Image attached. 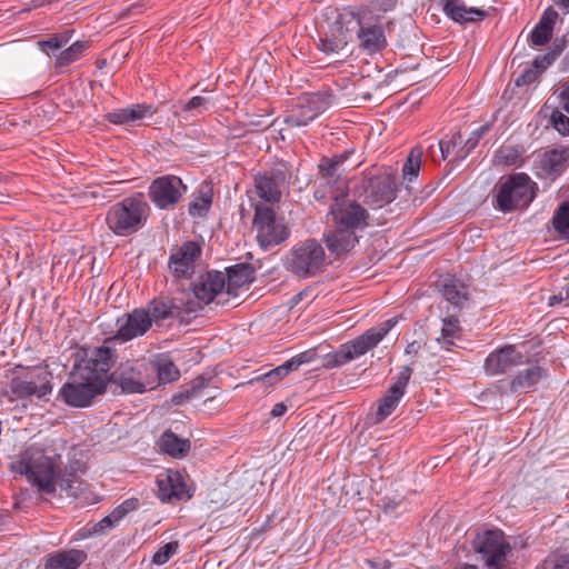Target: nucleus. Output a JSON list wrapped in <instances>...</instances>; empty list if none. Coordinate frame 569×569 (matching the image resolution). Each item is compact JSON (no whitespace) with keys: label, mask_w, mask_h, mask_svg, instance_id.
I'll return each instance as SVG.
<instances>
[{"label":"nucleus","mask_w":569,"mask_h":569,"mask_svg":"<svg viewBox=\"0 0 569 569\" xmlns=\"http://www.w3.org/2000/svg\"><path fill=\"white\" fill-rule=\"evenodd\" d=\"M562 109L569 113V100H560Z\"/></svg>","instance_id":"nucleus-64"},{"label":"nucleus","mask_w":569,"mask_h":569,"mask_svg":"<svg viewBox=\"0 0 569 569\" xmlns=\"http://www.w3.org/2000/svg\"><path fill=\"white\" fill-rule=\"evenodd\" d=\"M421 156H422V149L421 148H413L403 167H402V173L403 177L407 178L409 181H411L413 178H416L419 173L420 166H421Z\"/></svg>","instance_id":"nucleus-40"},{"label":"nucleus","mask_w":569,"mask_h":569,"mask_svg":"<svg viewBox=\"0 0 569 569\" xmlns=\"http://www.w3.org/2000/svg\"><path fill=\"white\" fill-rule=\"evenodd\" d=\"M419 349H420V345L417 341H412L407 345L405 352H406V355L416 357L419 352Z\"/></svg>","instance_id":"nucleus-61"},{"label":"nucleus","mask_w":569,"mask_h":569,"mask_svg":"<svg viewBox=\"0 0 569 569\" xmlns=\"http://www.w3.org/2000/svg\"><path fill=\"white\" fill-rule=\"evenodd\" d=\"M108 381L109 379L91 378L79 370L73 380L60 389V396L71 407H88L98 395L104 392Z\"/></svg>","instance_id":"nucleus-10"},{"label":"nucleus","mask_w":569,"mask_h":569,"mask_svg":"<svg viewBox=\"0 0 569 569\" xmlns=\"http://www.w3.org/2000/svg\"><path fill=\"white\" fill-rule=\"evenodd\" d=\"M533 197L530 178L526 173H516L500 184L495 206L502 212H510L518 208H526Z\"/></svg>","instance_id":"nucleus-9"},{"label":"nucleus","mask_w":569,"mask_h":569,"mask_svg":"<svg viewBox=\"0 0 569 569\" xmlns=\"http://www.w3.org/2000/svg\"><path fill=\"white\" fill-rule=\"evenodd\" d=\"M540 71L535 68V69H526L517 79H516V86L517 87H522V86H527V84H530L532 82H535L539 76Z\"/></svg>","instance_id":"nucleus-51"},{"label":"nucleus","mask_w":569,"mask_h":569,"mask_svg":"<svg viewBox=\"0 0 569 569\" xmlns=\"http://www.w3.org/2000/svg\"><path fill=\"white\" fill-rule=\"evenodd\" d=\"M253 224L257 229V240L264 250L282 243L290 236L283 219H278L274 210L263 204L256 206Z\"/></svg>","instance_id":"nucleus-11"},{"label":"nucleus","mask_w":569,"mask_h":569,"mask_svg":"<svg viewBox=\"0 0 569 569\" xmlns=\"http://www.w3.org/2000/svg\"><path fill=\"white\" fill-rule=\"evenodd\" d=\"M287 411V406L283 402H278L273 406L270 415L272 417H281Z\"/></svg>","instance_id":"nucleus-59"},{"label":"nucleus","mask_w":569,"mask_h":569,"mask_svg":"<svg viewBox=\"0 0 569 569\" xmlns=\"http://www.w3.org/2000/svg\"><path fill=\"white\" fill-rule=\"evenodd\" d=\"M87 559L84 550L60 549L44 557V569H79Z\"/></svg>","instance_id":"nucleus-25"},{"label":"nucleus","mask_w":569,"mask_h":569,"mask_svg":"<svg viewBox=\"0 0 569 569\" xmlns=\"http://www.w3.org/2000/svg\"><path fill=\"white\" fill-rule=\"evenodd\" d=\"M559 98H560V100H569V83H565L561 87Z\"/></svg>","instance_id":"nucleus-62"},{"label":"nucleus","mask_w":569,"mask_h":569,"mask_svg":"<svg viewBox=\"0 0 569 569\" xmlns=\"http://www.w3.org/2000/svg\"><path fill=\"white\" fill-rule=\"evenodd\" d=\"M146 311L149 313L150 325H159L169 319L184 321L186 318L197 311L194 302L183 303L181 299L159 297L148 303Z\"/></svg>","instance_id":"nucleus-16"},{"label":"nucleus","mask_w":569,"mask_h":569,"mask_svg":"<svg viewBox=\"0 0 569 569\" xmlns=\"http://www.w3.org/2000/svg\"><path fill=\"white\" fill-rule=\"evenodd\" d=\"M157 108L147 103H133L104 114L108 122L117 126H141L143 120L152 117Z\"/></svg>","instance_id":"nucleus-23"},{"label":"nucleus","mask_w":569,"mask_h":569,"mask_svg":"<svg viewBox=\"0 0 569 569\" xmlns=\"http://www.w3.org/2000/svg\"><path fill=\"white\" fill-rule=\"evenodd\" d=\"M153 389L160 383H170L178 380L180 377L179 369L170 360H164L159 363L153 362Z\"/></svg>","instance_id":"nucleus-37"},{"label":"nucleus","mask_w":569,"mask_h":569,"mask_svg":"<svg viewBox=\"0 0 569 569\" xmlns=\"http://www.w3.org/2000/svg\"><path fill=\"white\" fill-rule=\"evenodd\" d=\"M60 455L54 450L30 446L12 460L11 469L16 473L26 476L42 495L54 496L58 486L68 497L77 498L83 491L86 483L76 472H83L84 468L82 463L77 462V468L70 466L60 476Z\"/></svg>","instance_id":"nucleus-1"},{"label":"nucleus","mask_w":569,"mask_h":569,"mask_svg":"<svg viewBox=\"0 0 569 569\" xmlns=\"http://www.w3.org/2000/svg\"><path fill=\"white\" fill-rule=\"evenodd\" d=\"M459 320L453 317H447L442 320L441 339L447 345H452L453 340L459 337Z\"/></svg>","instance_id":"nucleus-42"},{"label":"nucleus","mask_w":569,"mask_h":569,"mask_svg":"<svg viewBox=\"0 0 569 569\" xmlns=\"http://www.w3.org/2000/svg\"><path fill=\"white\" fill-rule=\"evenodd\" d=\"M264 174H268V177L272 179V181L276 182L277 186L280 187L284 184L288 179L287 166L284 163L277 164Z\"/></svg>","instance_id":"nucleus-49"},{"label":"nucleus","mask_w":569,"mask_h":569,"mask_svg":"<svg viewBox=\"0 0 569 569\" xmlns=\"http://www.w3.org/2000/svg\"><path fill=\"white\" fill-rule=\"evenodd\" d=\"M400 505H401L400 501L397 502L395 500L388 499L383 503V511H385V513H392Z\"/></svg>","instance_id":"nucleus-60"},{"label":"nucleus","mask_w":569,"mask_h":569,"mask_svg":"<svg viewBox=\"0 0 569 569\" xmlns=\"http://www.w3.org/2000/svg\"><path fill=\"white\" fill-rule=\"evenodd\" d=\"M89 48V43L87 41H76L67 49L62 50L56 57V69H61L70 66L71 63L78 61L84 51Z\"/></svg>","instance_id":"nucleus-36"},{"label":"nucleus","mask_w":569,"mask_h":569,"mask_svg":"<svg viewBox=\"0 0 569 569\" xmlns=\"http://www.w3.org/2000/svg\"><path fill=\"white\" fill-rule=\"evenodd\" d=\"M525 360L526 356L515 346H505L486 358L485 370L490 376L509 373L523 365Z\"/></svg>","instance_id":"nucleus-20"},{"label":"nucleus","mask_w":569,"mask_h":569,"mask_svg":"<svg viewBox=\"0 0 569 569\" xmlns=\"http://www.w3.org/2000/svg\"><path fill=\"white\" fill-rule=\"evenodd\" d=\"M552 36V29L548 28L547 26L537 23V26L533 28L530 34V39L532 44L535 46H545Z\"/></svg>","instance_id":"nucleus-44"},{"label":"nucleus","mask_w":569,"mask_h":569,"mask_svg":"<svg viewBox=\"0 0 569 569\" xmlns=\"http://www.w3.org/2000/svg\"><path fill=\"white\" fill-rule=\"evenodd\" d=\"M536 569H569V557L559 558L549 557Z\"/></svg>","instance_id":"nucleus-50"},{"label":"nucleus","mask_w":569,"mask_h":569,"mask_svg":"<svg viewBox=\"0 0 569 569\" xmlns=\"http://www.w3.org/2000/svg\"><path fill=\"white\" fill-rule=\"evenodd\" d=\"M213 199V187L211 182L203 181L200 183L192 200L189 203L188 213L191 217L201 218L209 212Z\"/></svg>","instance_id":"nucleus-31"},{"label":"nucleus","mask_w":569,"mask_h":569,"mask_svg":"<svg viewBox=\"0 0 569 569\" xmlns=\"http://www.w3.org/2000/svg\"><path fill=\"white\" fill-rule=\"evenodd\" d=\"M438 144H439V148L441 151V158H442V160H446L448 158V156L450 153H452V151L457 148L458 142L456 140H449V141L440 140L438 142Z\"/></svg>","instance_id":"nucleus-55"},{"label":"nucleus","mask_w":569,"mask_h":569,"mask_svg":"<svg viewBox=\"0 0 569 569\" xmlns=\"http://www.w3.org/2000/svg\"><path fill=\"white\" fill-rule=\"evenodd\" d=\"M196 392H197L196 389L192 388L184 392L173 395L171 401L173 405L180 406V405L184 403L187 400H189L190 398H192L196 395Z\"/></svg>","instance_id":"nucleus-57"},{"label":"nucleus","mask_w":569,"mask_h":569,"mask_svg":"<svg viewBox=\"0 0 569 569\" xmlns=\"http://www.w3.org/2000/svg\"><path fill=\"white\" fill-rule=\"evenodd\" d=\"M438 287L442 297L456 307H462L468 299L466 284L455 276H443L438 280Z\"/></svg>","instance_id":"nucleus-28"},{"label":"nucleus","mask_w":569,"mask_h":569,"mask_svg":"<svg viewBox=\"0 0 569 569\" xmlns=\"http://www.w3.org/2000/svg\"><path fill=\"white\" fill-rule=\"evenodd\" d=\"M346 160L345 156H337L333 158H322L319 162V172L321 176V184L330 188L337 186L336 192H342L345 184L340 180L339 168Z\"/></svg>","instance_id":"nucleus-29"},{"label":"nucleus","mask_w":569,"mask_h":569,"mask_svg":"<svg viewBox=\"0 0 569 569\" xmlns=\"http://www.w3.org/2000/svg\"><path fill=\"white\" fill-rule=\"evenodd\" d=\"M489 130V126L488 124H483L481 126L480 128H478L473 134L475 137L470 138L468 141H467V146H468V150L465 152V153H461V154H457V158L462 160L466 158V156L468 154V152L473 149L477 143H478V140L479 138Z\"/></svg>","instance_id":"nucleus-53"},{"label":"nucleus","mask_w":569,"mask_h":569,"mask_svg":"<svg viewBox=\"0 0 569 569\" xmlns=\"http://www.w3.org/2000/svg\"><path fill=\"white\" fill-rule=\"evenodd\" d=\"M332 99L333 96L329 91L307 94L299 99L284 121L291 127H305L325 112L331 104Z\"/></svg>","instance_id":"nucleus-14"},{"label":"nucleus","mask_w":569,"mask_h":569,"mask_svg":"<svg viewBox=\"0 0 569 569\" xmlns=\"http://www.w3.org/2000/svg\"><path fill=\"white\" fill-rule=\"evenodd\" d=\"M283 267L299 278H310L325 270L326 252L315 239L300 242L283 258Z\"/></svg>","instance_id":"nucleus-6"},{"label":"nucleus","mask_w":569,"mask_h":569,"mask_svg":"<svg viewBox=\"0 0 569 569\" xmlns=\"http://www.w3.org/2000/svg\"><path fill=\"white\" fill-rule=\"evenodd\" d=\"M335 203L331 204L330 229L323 234L328 250L336 257H340L358 243V231L368 227L369 213L356 201L338 200V192H332Z\"/></svg>","instance_id":"nucleus-3"},{"label":"nucleus","mask_w":569,"mask_h":569,"mask_svg":"<svg viewBox=\"0 0 569 569\" xmlns=\"http://www.w3.org/2000/svg\"><path fill=\"white\" fill-rule=\"evenodd\" d=\"M542 369L538 366H529L520 371L511 381L510 388L512 391L520 389H529L533 387L542 378Z\"/></svg>","instance_id":"nucleus-35"},{"label":"nucleus","mask_w":569,"mask_h":569,"mask_svg":"<svg viewBox=\"0 0 569 569\" xmlns=\"http://www.w3.org/2000/svg\"><path fill=\"white\" fill-rule=\"evenodd\" d=\"M201 256V247L194 241L174 246L170 250L168 268L176 279H187L194 271L196 260Z\"/></svg>","instance_id":"nucleus-19"},{"label":"nucleus","mask_w":569,"mask_h":569,"mask_svg":"<svg viewBox=\"0 0 569 569\" xmlns=\"http://www.w3.org/2000/svg\"><path fill=\"white\" fill-rule=\"evenodd\" d=\"M160 448L163 452L173 458H182L188 453L190 442L186 439L179 438L176 433L168 430L163 432L160 438Z\"/></svg>","instance_id":"nucleus-32"},{"label":"nucleus","mask_w":569,"mask_h":569,"mask_svg":"<svg viewBox=\"0 0 569 569\" xmlns=\"http://www.w3.org/2000/svg\"><path fill=\"white\" fill-rule=\"evenodd\" d=\"M138 507L139 500L137 498L127 499L121 505L113 509L112 517L116 518V520L120 521L129 512L136 510Z\"/></svg>","instance_id":"nucleus-48"},{"label":"nucleus","mask_w":569,"mask_h":569,"mask_svg":"<svg viewBox=\"0 0 569 569\" xmlns=\"http://www.w3.org/2000/svg\"><path fill=\"white\" fill-rule=\"evenodd\" d=\"M188 187L181 178L164 174L156 178L149 186L150 201L160 210L172 209L187 193Z\"/></svg>","instance_id":"nucleus-13"},{"label":"nucleus","mask_w":569,"mask_h":569,"mask_svg":"<svg viewBox=\"0 0 569 569\" xmlns=\"http://www.w3.org/2000/svg\"><path fill=\"white\" fill-rule=\"evenodd\" d=\"M473 549L481 556L485 569H510L508 555L512 548L501 530H487L477 535Z\"/></svg>","instance_id":"nucleus-8"},{"label":"nucleus","mask_w":569,"mask_h":569,"mask_svg":"<svg viewBox=\"0 0 569 569\" xmlns=\"http://www.w3.org/2000/svg\"><path fill=\"white\" fill-rule=\"evenodd\" d=\"M356 38L369 51H379L386 44L379 21L358 14L355 10L343 9L320 39L319 48L326 53L340 52Z\"/></svg>","instance_id":"nucleus-2"},{"label":"nucleus","mask_w":569,"mask_h":569,"mask_svg":"<svg viewBox=\"0 0 569 569\" xmlns=\"http://www.w3.org/2000/svg\"><path fill=\"white\" fill-rule=\"evenodd\" d=\"M552 60H553L552 57H550L549 54H545L541 58L535 59L533 64H535V68H537L541 72L548 66L551 64Z\"/></svg>","instance_id":"nucleus-58"},{"label":"nucleus","mask_w":569,"mask_h":569,"mask_svg":"<svg viewBox=\"0 0 569 569\" xmlns=\"http://www.w3.org/2000/svg\"><path fill=\"white\" fill-rule=\"evenodd\" d=\"M192 291L199 303L209 305L214 299L226 295V274L221 271H208L192 286Z\"/></svg>","instance_id":"nucleus-22"},{"label":"nucleus","mask_w":569,"mask_h":569,"mask_svg":"<svg viewBox=\"0 0 569 569\" xmlns=\"http://www.w3.org/2000/svg\"><path fill=\"white\" fill-rule=\"evenodd\" d=\"M569 290V287L566 289L565 293L560 291L558 295H552L549 297L548 305L550 307L561 305L563 302L565 306H569V297L567 295V291Z\"/></svg>","instance_id":"nucleus-56"},{"label":"nucleus","mask_w":569,"mask_h":569,"mask_svg":"<svg viewBox=\"0 0 569 569\" xmlns=\"http://www.w3.org/2000/svg\"><path fill=\"white\" fill-rule=\"evenodd\" d=\"M209 106L210 100L208 98L196 96L183 104L182 110L201 114L209 109Z\"/></svg>","instance_id":"nucleus-46"},{"label":"nucleus","mask_w":569,"mask_h":569,"mask_svg":"<svg viewBox=\"0 0 569 569\" xmlns=\"http://www.w3.org/2000/svg\"><path fill=\"white\" fill-rule=\"evenodd\" d=\"M312 360V353L310 351L301 352L291 359L287 360L282 365L270 369L269 371L261 373L250 380V383L262 382L267 387H271L279 381H281L284 377H287L290 372L298 370L299 367L303 363H308Z\"/></svg>","instance_id":"nucleus-24"},{"label":"nucleus","mask_w":569,"mask_h":569,"mask_svg":"<svg viewBox=\"0 0 569 569\" xmlns=\"http://www.w3.org/2000/svg\"><path fill=\"white\" fill-rule=\"evenodd\" d=\"M412 369L410 366H405L401 368L400 372L397 375L395 382L391 385L390 389H397L398 392L405 395L406 387L411 378Z\"/></svg>","instance_id":"nucleus-47"},{"label":"nucleus","mask_w":569,"mask_h":569,"mask_svg":"<svg viewBox=\"0 0 569 569\" xmlns=\"http://www.w3.org/2000/svg\"><path fill=\"white\" fill-rule=\"evenodd\" d=\"M73 33V29H66L62 32L56 33L46 40L39 41L38 46L42 51H44L46 48H49L52 51L59 50L71 40Z\"/></svg>","instance_id":"nucleus-41"},{"label":"nucleus","mask_w":569,"mask_h":569,"mask_svg":"<svg viewBox=\"0 0 569 569\" xmlns=\"http://www.w3.org/2000/svg\"><path fill=\"white\" fill-rule=\"evenodd\" d=\"M148 203L139 197H127L112 204L106 213V223L116 236H129L146 223Z\"/></svg>","instance_id":"nucleus-5"},{"label":"nucleus","mask_w":569,"mask_h":569,"mask_svg":"<svg viewBox=\"0 0 569 569\" xmlns=\"http://www.w3.org/2000/svg\"><path fill=\"white\" fill-rule=\"evenodd\" d=\"M153 362L136 359L122 362L110 379L123 393H144L153 390Z\"/></svg>","instance_id":"nucleus-7"},{"label":"nucleus","mask_w":569,"mask_h":569,"mask_svg":"<svg viewBox=\"0 0 569 569\" xmlns=\"http://www.w3.org/2000/svg\"><path fill=\"white\" fill-rule=\"evenodd\" d=\"M158 496L162 502L187 500L191 493L181 472L168 469L157 477Z\"/></svg>","instance_id":"nucleus-21"},{"label":"nucleus","mask_w":569,"mask_h":569,"mask_svg":"<svg viewBox=\"0 0 569 569\" xmlns=\"http://www.w3.org/2000/svg\"><path fill=\"white\" fill-rule=\"evenodd\" d=\"M117 360V350L107 343V338L102 346L89 348L86 350V358L80 371L89 377L108 379V372Z\"/></svg>","instance_id":"nucleus-18"},{"label":"nucleus","mask_w":569,"mask_h":569,"mask_svg":"<svg viewBox=\"0 0 569 569\" xmlns=\"http://www.w3.org/2000/svg\"><path fill=\"white\" fill-rule=\"evenodd\" d=\"M117 523H119L116 518L112 517V512L107 517L102 518L99 522H97L93 527V531L96 533H103L107 530L112 529Z\"/></svg>","instance_id":"nucleus-52"},{"label":"nucleus","mask_w":569,"mask_h":569,"mask_svg":"<svg viewBox=\"0 0 569 569\" xmlns=\"http://www.w3.org/2000/svg\"><path fill=\"white\" fill-rule=\"evenodd\" d=\"M14 377L9 381V392L16 399L31 396L43 398L52 390L48 372L40 369H26L22 373L14 371Z\"/></svg>","instance_id":"nucleus-12"},{"label":"nucleus","mask_w":569,"mask_h":569,"mask_svg":"<svg viewBox=\"0 0 569 569\" xmlns=\"http://www.w3.org/2000/svg\"><path fill=\"white\" fill-rule=\"evenodd\" d=\"M254 187L257 190L258 196L264 200L266 202H278L281 197L280 187L276 184V182L272 181L268 177V174H259L254 178Z\"/></svg>","instance_id":"nucleus-33"},{"label":"nucleus","mask_w":569,"mask_h":569,"mask_svg":"<svg viewBox=\"0 0 569 569\" xmlns=\"http://www.w3.org/2000/svg\"><path fill=\"white\" fill-rule=\"evenodd\" d=\"M398 318L392 317L376 327H372L365 331L361 336L355 340L348 341L340 346V348L325 357L323 367L332 369L336 367L343 366L360 356L366 355L368 351L373 349L378 343L389 333V331L396 327Z\"/></svg>","instance_id":"nucleus-4"},{"label":"nucleus","mask_w":569,"mask_h":569,"mask_svg":"<svg viewBox=\"0 0 569 569\" xmlns=\"http://www.w3.org/2000/svg\"><path fill=\"white\" fill-rule=\"evenodd\" d=\"M569 149H553L543 153L539 160V168L546 177H557L567 167Z\"/></svg>","instance_id":"nucleus-30"},{"label":"nucleus","mask_w":569,"mask_h":569,"mask_svg":"<svg viewBox=\"0 0 569 569\" xmlns=\"http://www.w3.org/2000/svg\"><path fill=\"white\" fill-rule=\"evenodd\" d=\"M550 123L562 136L569 134V118L560 110L553 109L550 117Z\"/></svg>","instance_id":"nucleus-45"},{"label":"nucleus","mask_w":569,"mask_h":569,"mask_svg":"<svg viewBox=\"0 0 569 569\" xmlns=\"http://www.w3.org/2000/svg\"><path fill=\"white\" fill-rule=\"evenodd\" d=\"M558 19V12L555 11L552 8H548L542 17L540 18L539 22L540 24L547 26L548 28L553 30V26Z\"/></svg>","instance_id":"nucleus-54"},{"label":"nucleus","mask_w":569,"mask_h":569,"mask_svg":"<svg viewBox=\"0 0 569 569\" xmlns=\"http://www.w3.org/2000/svg\"><path fill=\"white\" fill-rule=\"evenodd\" d=\"M553 230L566 240H569V199L561 202L556 209L552 220Z\"/></svg>","instance_id":"nucleus-38"},{"label":"nucleus","mask_w":569,"mask_h":569,"mask_svg":"<svg viewBox=\"0 0 569 569\" xmlns=\"http://www.w3.org/2000/svg\"><path fill=\"white\" fill-rule=\"evenodd\" d=\"M403 395L398 392L397 389L389 388L383 398L379 401L377 409V422L389 417L395 411Z\"/></svg>","instance_id":"nucleus-39"},{"label":"nucleus","mask_w":569,"mask_h":569,"mask_svg":"<svg viewBox=\"0 0 569 569\" xmlns=\"http://www.w3.org/2000/svg\"><path fill=\"white\" fill-rule=\"evenodd\" d=\"M555 3L559 8L565 9L567 12H569V0H555Z\"/></svg>","instance_id":"nucleus-63"},{"label":"nucleus","mask_w":569,"mask_h":569,"mask_svg":"<svg viewBox=\"0 0 569 569\" xmlns=\"http://www.w3.org/2000/svg\"><path fill=\"white\" fill-rule=\"evenodd\" d=\"M117 331L107 338V343L128 342L142 337L151 328L149 313L143 308H137L131 312L123 313L117 319Z\"/></svg>","instance_id":"nucleus-17"},{"label":"nucleus","mask_w":569,"mask_h":569,"mask_svg":"<svg viewBox=\"0 0 569 569\" xmlns=\"http://www.w3.org/2000/svg\"><path fill=\"white\" fill-rule=\"evenodd\" d=\"M398 0H370L368 4L361 6L356 12L367 18L371 17L376 21L389 11L393 10Z\"/></svg>","instance_id":"nucleus-34"},{"label":"nucleus","mask_w":569,"mask_h":569,"mask_svg":"<svg viewBox=\"0 0 569 569\" xmlns=\"http://www.w3.org/2000/svg\"><path fill=\"white\" fill-rule=\"evenodd\" d=\"M254 268L249 263H238L227 268L226 295L236 296L237 290L254 281Z\"/></svg>","instance_id":"nucleus-27"},{"label":"nucleus","mask_w":569,"mask_h":569,"mask_svg":"<svg viewBox=\"0 0 569 569\" xmlns=\"http://www.w3.org/2000/svg\"><path fill=\"white\" fill-rule=\"evenodd\" d=\"M356 191L359 197H362L365 203L381 208L395 198V180L389 174L363 176Z\"/></svg>","instance_id":"nucleus-15"},{"label":"nucleus","mask_w":569,"mask_h":569,"mask_svg":"<svg viewBox=\"0 0 569 569\" xmlns=\"http://www.w3.org/2000/svg\"><path fill=\"white\" fill-rule=\"evenodd\" d=\"M445 13L458 23L478 22L487 17L485 10L467 7L462 0H445Z\"/></svg>","instance_id":"nucleus-26"},{"label":"nucleus","mask_w":569,"mask_h":569,"mask_svg":"<svg viewBox=\"0 0 569 569\" xmlns=\"http://www.w3.org/2000/svg\"><path fill=\"white\" fill-rule=\"evenodd\" d=\"M179 543L171 541L160 548L152 557V562L156 565H164L177 552Z\"/></svg>","instance_id":"nucleus-43"}]
</instances>
